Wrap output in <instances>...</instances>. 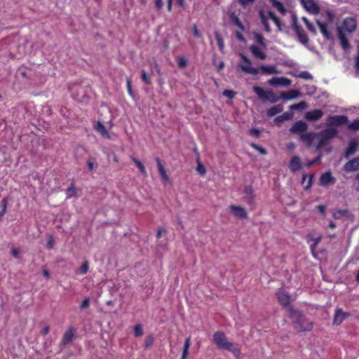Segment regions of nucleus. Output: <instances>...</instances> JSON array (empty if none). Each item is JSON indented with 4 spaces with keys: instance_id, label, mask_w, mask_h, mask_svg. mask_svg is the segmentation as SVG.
<instances>
[{
    "instance_id": "cd10ccee",
    "label": "nucleus",
    "mask_w": 359,
    "mask_h": 359,
    "mask_svg": "<svg viewBox=\"0 0 359 359\" xmlns=\"http://www.w3.org/2000/svg\"><path fill=\"white\" fill-rule=\"evenodd\" d=\"M338 37L343 49L346 50L350 48L348 40L346 36L345 33L341 29H338Z\"/></svg>"
},
{
    "instance_id": "a19ab883",
    "label": "nucleus",
    "mask_w": 359,
    "mask_h": 359,
    "mask_svg": "<svg viewBox=\"0 0 359 359\" xmlns=\"http://www.w3.org/2000/svg\"><path fill=\"white\" fill-rule=\"evenodd\" d=\"M230 18L235 25H236L240 29L243 30L244 27L237 15L232 14L231 15Z\"/></svg>"
},
{
    "instance_id": "ea45409f",
    "label": "nucleus",
    "mask_w": 359,
    "mask_h": 359,
    "mask_svg": "<svg viewBox=\"0 0 359 359\" xmlns=\"http://www.w3.org/2000/svg\"><path fill=\"white\" fill-rule=\"evenodd\" d=\"M130 158H131L132 161L134 162V163L139 168L140 172L144 176H147V172L146 168H145L144 165H143V163H142L140 160H138L137 158H135L134 156H131Z\"/></svg>"
},
{
    "instance_id": "f8f14e48",
    "label": "nucleus",
    "mask_w": 359,
    "mask_h": 359,
    "mask_svg": "<svg viewBox=\"0 0 359 359\" xmlns=\"http://www.w3.org/2000/svg\"><path fill=\"white\" fill-rule=\"evenodd\" d=\"M308 129V125L303 121H297L294 122L290 129V132L294 134L302 135Z\"/></svg>"
},
{
    "instance_id": "bb28decb",
    "label": "nucleus",
    "mask_w": 359,
    "mask_h": 359,
    "mask_svg": "<svg viewBox=\"0 0 359 359\" xmlns=\"http://www.w3.org/2000/svg\"><path fill=\"white\" fill-rule=\"evenodd\" d=\"M250 50L252 52L253 55L259 59L265 60L266 58V55L262 51V50L256 46L255 45H252L250 46Z\"/></svg>"
},
{
    "instance_id": "c85d7f7f",
    "label": "nucleus",
    "mask_w": 359,
    "mask_h": 359,
    "mask_svg": "<svg viewBox=\"0 0 359 359\" xmlns=\"http://www.w3.org/2000/svg\"><path fill=\"white\" fill-rule=\"evenodd\" d=\"M299 95V92L297 90H290L287 92H282L280 93V95L279 96L280 98H283V100H292L293 98H295Z\"/></svg>"
},
{
    "instance_id": "39448f33",
    "label": "nucleus",
    "mask_w": 359,
    "mask_h": 359,
    "mask_svg": "<svg viewBox=\"0 0 359 359\" xmlns=\"http://www.w3.org/2000/svg\"><path fill=\"white\" fill-rule=\"evenodd\" d=\"M252 89L259 99L262 101H269L271 103H275L280 99L271 89L264 90L262 87L258 86H253Z\"/></svg>"
},
{
    "instance_id": "5701e85b",
    "label": "nucleus",
    "mask_w": 359,
    "mask_h": 359,
    "mask_svg": "<svg viewBox=\"0 0 359 359\" xmlns=\"http://www.w3.org/2000/svg\"><path fill=\"white\" fill-rule=\"evenodd\" d=\"M358 146V142L355 139H351L345 151V157L348 158L350 156L354 154L357 150Z\"/></svg>"
},
{
    "instance_id": "680f3d73",
    "label": "nucleus",
    "mask_w": 359,
    "mask_h": 359,
    "mask_svg": "<svg viewBox=\"0 0 359 359\" xmlns=\"http://www.w3.org/2000/svg\"><path fill=\"white\" fill-rule=\"evenodd\" d=\"M126 86H127V90H128V93L130 95H131L132 97H133L134 94H133V90H132V84H131V81L130 79H127V81H126Z\"/></svg>"
},
{
    "instance_id": "9b49d317",
    "label": "nucleus",
    "mask_w": 359,
    "mask_h": 359,
    "mask_svg": "<svg viewBox=\"0 0 359 359\" xmlns=\"http://www.w3.org/2000/svg\"><path fill=\"white\" fill-rule=\"evenodd\" d=\"M229 212L238 219H244L247 217V212L245 209L241 206L236 205H230L229 206Z\"/></svg>"
},
{
    "instance_id": "6ab92c4d",
    "label": "nucleus",
    "mask_w": 359,
    "mask_h": 359,
    "mask_svg": "<svg viewBox=\"0 0 359 359\" xmlns=\"http://www.w3.org/2000/svg\"><path fill=\"white\" fill-rule=\"evenodd\" d=\"M323 116V111L321 109H313L307 111L305 114V118L307 121H317L321 118Z\"/></svg>"
},
{
    "instance_id": "8fccbe9b",
    "label": "nucleus",
    "mask_w": 359,
    "mask_h": 359,
    "mask_svg": "<svg viewBox=\"0 0 359 359\" xmlns=\"http://www.w3.org/2000/svg\"><path fill=\"white\" fill-rule=\"evenodd\" d=\"M135 336L138 337L143 335L142 326L140 324H137L134 327Z\"/></svg>"
},
{
    "instance_id": "412c9836",
    "label": "nucleus",
    "mask_w": 359,
    "mask_h": 359,
    "mask_svg": "<svg viewBox=\"0 0 359 359\" xmlns=\"http://www.w3.org/2000/svg\"><path fill=\"white\" fill-rule=\"evenodd\" d=\"M335 182L334 178L332 176L330 172H326L322 174L320 177L319 183L320 186L327 187L330 184H334Z\"/></svg>"
},
{
    "instance_id": "aec40b11",
    "label": "nucleus",
    "mask_w": 359,
    "mask_h": 359,
    "mask_svg": "<svg viewBox=\"0 0 359 359\" xmlns=\"http://www.w3.org/2000/svg\"><path fill=\"white\" fill-rule=\"evenodd\" d=\"M245 200L250 205H253L255 203L254 190L252 186H246L244 189Z\"/></svg>"
},
{
    "instance_id": "dca6fc26",
    "label": "nucleus",
    "mask_w": 359,
    "mask_h": 359,
    "mask_svg": "<svg viewBox=\"0 0 359 359\" xmlns=\"http://www.w3.org/2000/svg\"><path fill=\"white\" fill-rule=\"evenodd\" d=\"M351 314L347 312H344L342 309H337L335 311L333 324L336 325H340L347 317L350 316Z\"/></svg>"
},
{
    "instance_id": "72a5a7b5",
    "label": "nucleus",
    "mask_w": 359,
    "mask_h": 359,
    "mask_svg": "<svg viewBox=\"0 0 359 359\" xmlns=\"http://www.w3.org/2000/svg\"><path fill=\"white\" fill-rule=\"evenodd\" d=\"M270 2L272 6L275 8L278 12H280L282 15H285L287 11L283 3L278 0H270Z\"/></svg>"
},
{
    "instance_id": "ddd939ff",
    "label": "nucleus",
    "mask_w": 359,
    "mask_h": 359,
    "mask_svg": "<svg viewBox=\"0 0 359 359\" xmlns=\"http://www.w3.org/2000/svg\"><path fill=\"white\" fill-rule=\"evenodd\" d=\"M288 168L293 173L300 170L302 168V163L300 157L298 156H293L289 162Z\"/></svg>"
},
{
    "instance_id": "69168bd1",
    "label": "nucleus",
    "mask_w": 359,
    "mask_h": 359,
    "mask_svg": "<svg viewBox=\"0 0 359 359\" xmlns=\"http://www.w3.org/2000/svg\"><path fill=\"white\" fill-rule=\"evenodd\" d=\"M193 34L195 37L196 38H201L202 36L201 34L200 33L199 30L197 28V26L196 25H194L192 27Z\"/></svg>"
},
{
    "instance_id": "f03ea898",
    "label": "nucleus",
    "mask_w": 359,
    "mask_h": 359,
    "mask_svg": "<svg viewBox=\"0 0 359 359\" xmlns=\"http://www.w3.org/2000/svg\"><path fill=\"white\" fill-rule=\"evenodd\" d=\"M241 56L243 60V63L239 64V67L241 69V70L244 72L252 74V75H257L259 73V69L262 71V72L264 74H277V68L275 65H262L259 66V68H255L251 67L252 62L251 60L244 54L241 53Z\"/></svg>"
},
{
    "instance_id": "e2e57ef3",
    "label": "nucleus",
    "mask_w": 359,
    "mask_h": 359,
    "mask_svg": "<svg viewBox=\"0 0 359 359\" xmlns=\"http://www.w3.org/2000/svg\"><path fill=\"white\" fill-rule=\"evenodd\" d=\"M260 133H261V131L259 129H257V128H252L250 130V135L253 136V137H255L257 138L259 137Z\"/></svg>"
},
{
    "instance_id": "a18cd8bd",
    "label": "nucleus",
    "mask_w": 359,
    "mask_h": 359,
    "mask_svg": "<svg viewBox=\"0 0 359 359\" xmlns=\"http://www.w3.org/2000/svg\"><path fill=\"white\" fill-rule=\"evenodd\" d=\"M255 39L259 45L262 46L263 47H266L265 39L261 34L255 33Z\"/></svg>"
},
{
    "instance_id": "13d9d810",
    "label": "nucleus",
    "mask_w": 359,
    "mask_h": 359,
    "mask_svg": "<svg viewBox=\"0 0 359 359\" xmlns=\"http://www.w3.org/2000/svg\"><path fill=\"white\" fill-rule=\"evenodd\" d=\"M90 306V299L88 297H86L83 301L81 302L80 305L81 309H85L88 308Z\"/></svg>"
},
{
    "instance_id": "338daca9",
    "label": "nucleus",
    "mask_w": 359,
    "mask_h": 359,
    "mask_svg": "<svg viewBox=\"0 0 359 359\" xmlns=\"http://www.w3.org/2000/svg\"><path fill=\"white\" fill-rule=\"evenodd\" d=\"M154 4L156 8L159 11L162 8L163 6V0H154Z\"/></svg>"
},
{
    "instance_id": "09e8293b",
    "label": "nucleus",
    "mask_w": 359,
    "mask_h": 359,
    "mask_svg": "<svg viewBox=\"0 0 359 359\" xmlns=\"http://www.w3.org/2000/svg\"><path fill=\"white\" fill-rule=\"evenodd\" d=\"M348 128L353 131H356L359 130V118L354 120L351 122L348 126Z\"/></svg>"
},
{
    "instance_id": "393cba45",
    "label": "nucleus",
    "mask_w": 359,
    "mask_h": 359,
    "mask_svg": "<svg viewBox=\"0 0 359 359\" xmlns=\"http://www.w3.org/2000/svg\"><path fill=\"white\" fill-rule=\"evenodd\" d=\"M95 129L101 135L103 138L107 140L111 139V135H109L105 126L100 121L97 122L96 125L95 126Z\"/></svg>"
},
{
    "instance_id": "5fc2aeb1",
    "label": "nucleus",
    "mask_w": 359,
    "mask_h": 359,
    "mask_svg": "<svg viewBox=\"0 0 359 359\" xmlns=\"http://www.w3.org/2000/svg\"><path fill=\"white\" fill-rule=\"evenodd\" d=\"M54 245H55V241H54L53 237L52 235L48 234V241L46 243V247L48 249H52V248H53Z\"/></svg>"
},
{
    "instance_id": "7c9ffc66",
    "label": "nucleus",
    "mask_w": 359,
    "mask_h": 359,
    "mask_svg": "<svg viewBox=\"0 0 359 359\" xmlns=\"http://www.w3.org/2000/svg\"><path fill=\"white\" fill-rule=\"evenodd\" d=\"M156 163H157L158 172H159L161 177L165 181H168L169 177H168V175L167 174V172H166L163 165L161 163V159L159 158H156Z\"/></svg>"
},
{
    "instance_id": "58836bf2",
    "label": "nucleus",
    "mask_w": 359,
    "mask_h": 359,
    "mask_svg": "<svg viewBox=\"0 0 359 359\" xmlns=\"http://www.w3.org/2000/svg\"><path fill=\"white\" fill-rule=\"evenodd\" d=\"M77 194V189L75 187L74 183L72 182L69 187L66 190L67 198L74 197Z\"/></svg>"
},
{
    "instance_id": "774afa93",
    "label": "nucleus",
    "mask_w": 359,
    "mask_h": 359,
    "mask_svg": "<svg viewBox=\"0 0 359 359\" xmlns=\"http://www.w3.org/2000/svg\"><path fill=\"white\" fill-rule=\"evenodd\" d=\"M50 330V326L48 325H46L42 330H41V334L45 336L46 335Z\"/></svg>"
},
{
    "instance_id": "b1692460",
    "label": "nucleus",
    "mask_w": 359,
    "mask_h": 359,
    "mask_svg": "<svg viewBox=\"0 0 359 359\" xmlns=\"http://www.w3.org/2000/svg\"><path fill=\"white\" fill-rule=\"evenodd\" d=\"M332 216L334 219H337L343 218L349 219L353 217V215L348 209L337 210L333 212Z\"/></svg>"
},
{
    "instance_id": "7ed1b4c3",
    "label": "nucleus",
    "mask_w": 359,
    "mask_h": 359,
    "mask_svg": "<svg viewBox=\"0 0 359 359\" xmlns=\"http://www.w3.org/2000/svg\"><path fill=\"white\" fill-rule=\"evenodd\" d=\"M213 342L219 349L226 350L233 353L236 358H239L241 350L238 345L228 341L223 332L217 331L213 334Z\"/></svg>"
},
{
    "instance_id": "c756f323",
    "label": "nucleus",
    "mask_w": 359,
    "mask_h": 359,
    "mask_svg": "<svg viewBox=\"0 0 359 359\" xmlns=\"http://www.w3.org/2000/svg\"><path fill=\"white\" fill-rule=\"evenodd\" d=\"M283 111V104H277L274 105L266 111V114L269 117H272Z\"/></svg>"
},
{
    "instance_id": "2eb2a0df",
    "label": "nucleus",
    "mask_w": 359,
    "mask_h": 359,
    "mask_svg": "<svg viewBox=\"0 0 359 359\" xmlns=\"http://www.w3.org/2000/svg\"><path fill=\"white\" fill-rule=\"evenodd\" d=\"M268 83L273 86H288L291 84V80L286 77H273Z\"/></svg>"
},
{
    "instance_id": "0e129e2a",
    "label": "nucleus",
    "mask_w": 359,
    "mask_h": 359,
    "mask_svg": "<svg viewBox=\"0 0 359 359\" xmlns=\"http://www.w3.org/2000/svg\"><path fill=\"white\" fill-rule=\"evenodd\" d=\"M197 170L201 175H204L206 172L205 167L199 162V159L198 160Z\"/></svg>"
},
{
    "instance_id": "0eeeda50",
    "label": "nucleus",
    "mask_w": 359,
    "mask_h": 359,
    "mask_svg": "<svg viewBox=\"0 0 359 359\" xmlns=\"http://www.w3.org/2000/svg\"><path fill=\"white\" fill-rule=\"evenodd\" d=\"M292 29L295 32L299 41L304 45H307L309 43V37L302 26L298 24L295 16L292 19Z\"/></svg>"
},
{
    "instance_id": "1a4fd4ad",
    "label": "nucleus",
    "mask_w": 359,
    "mask_h": 359,
    "mask_svg": "<svg viewBox=\"0 0 359 359\" xmlns=\"http://www.w3.org/2000/svg\"><path fill=\"white\" fill-rule=\"evenodd\" d=\"M356 29V20L353 18H346L344 20L341 28L338 29L342 30L344 32H353Z\"/></svg>"
},
{
    "instance_id": "79ce46f5",
    "label": "nucleus",
    "mask_w": 359,
    "mask_h": 359,
    "mask_svg": "<svg viewBox=\"0 0 359 359\" xmlns=\"http://www.w3.org/2000/svg\"><path fill=\"white\" fill-rule=\"evenodd\" d=\"M302 20L304 21L308 30L315 34L316 33V31L313 25L306 18H303Z\"/></svg>"
},
{
    "instance_id": "f3484780",
    "label": "nucleus",
    "mask_w": 359,
    "mask_h": 359,
    "mask_svg": "<svg viewBox=\"0 0 359 359\" xmlns=\"http://www.w3.org/2000/svg\"><path fill=\"white\" fill-rule=\"evenodd\" d=\"M302 3L306 11L312 14H317L320 8L313 0H302Z\"/></svg>"
},
{
    "instance_id": "e433bc0d",
    "label": "nucleus",
    "mask_w": 359,
    "mask_h": 359,
    "mask_svg": "<svg viewBox=\"0 0 359 359\" xmlns=\"http://www.w3.org/2000/svg\"><path fill=\"white\" fill-rule=\"evenodd\" d=\"M190 346H191V337H189L185 339L181 359H187V356L189 355V349Z\"/></svg>"
},
{
    "instance_id": "6e6d98bb",
    "label": "nucleus",
    "mask_w": 359,
    "mask_h": 359,
    "mask_svg": "<svg viewBox=\"0 0 359 359\" xmlns=\"http://www.w3.org/2000/svg\"><path fill=\"white\" fill-rule=\"evenodd\" d=\"M153 343H154L153 336L152 335L147 336L145 339L144 347L147 348L151 346Z\"/></svg>"
},
{
    "instance_id": "603ef678",
    "label": "nucleus",
    "mask_w": 359,
    "mask_h": 359,
    "mask_svg": "<svg viewBox=\"0 0 359 359\" xmlns=\"http://www.w3.org/2000/svg\"><path fill=\"white\" fill-rule=\"evenodd\" d=\"M250 147L252 148H253L254 149H255L256 151H259L261 154L262 155H266L267 154L266 151L265 149H264L263 147H259L258 146L257 144L255 143H251L250 144Z\"/></svg>"
},
{
    "instance_id": "37998d69",
    "label": "nucleus",
    "mask_w": 359,
    "mask_h": 359,
    "mask_svg": "<svg viewBox=\"0 0 359 359\" xmlns=\"http://www.w3.org/2000/svg\"><path fill=\"white\" fill-rule=\"evenodd\" d=\"M177 66L180 68H184L187 66L188 64L187 59L184 56L178 57L177 59Z\"/></svg>"
},
{
    "instance_id": "c9c22d12",
    "label": "nucleus",
    "mask_w": 359,
    "mask_h": 359,
    "mask_svg": "<svg viewBox=\"0 0 359 359\" xmlns=\"http://www.w3.org/2000/svg\"><path fill=\"white\" fill-rule=\"evenodd\" d=\"M259 17H260L262 23L264 27V30L266 32L270 33L271 32V29L269 23L268 17L264 13L263 11H259Z\"/></svg>"
},
{
    "instance_id": "052dcab7",
    "label": "nucleus",
    "mask_w": 359,
    "mask_h": 359,
    "mask_svg": "<svg viewBox=\"0 0 359 359\" xmlns=\"http://www.w3.org/2000/svg\"><path fill=\"white\" fill-rule=\"evenodd\" d=\"M255 0H238V4L243 8H245L248 4H252Z\"/></svg>"
},
{
    "instance_id": "4c0bfd02",
    "label": "nucleus",
    "mask_w": 359,
    "mask_h": 359,
    "mask_svg": "<svg viewBox=\"0 0 359 359\" xmlns=\"http://www.w3.org/2000/svg\"><path fill=\"white\" fill-rule=\"evenodd\" d=\"M215 40L217 41V43L219 50L221 52H223V50L224 49V42L223 37L219 34V31L215 32Z\"/></svg>"
},
{
    "instance_id": "2f4dec72",
    "label": "nucleus",
    "mask_w": 359,
    "mask_h": 359,
    "mask_svg": "<svg viewBox=\"0 0 359 359\" xmlns=\"http://www.w3.org/2000/svg\"><path fill=\"white\" fill-rule=\"evenodd\" d=\"M313 178H314V175L313 174H309V175L304 174V175H303L302 183L304 184V183L306 182V185L304 187V189L306 190L309 189L311 187V186L313 184Z\"/></svg>"
},
{
    "instance_id": "20e7f679",
    "label": "nucleus",
    "mask_w": 359,
    "mask_h": 359,
    "mask_svg": "<svg viewBox=\"0 0 359 359\" xmlns=\"http://www.w3.org/2000/svg\"><path fill=\"white\" fill-rule=\"evenodd\" d=\"M69 90L73 99L79 102H86L88 101L87 89L79 83H72Z\"/></svg>"
},
{
    "instance_id": "bf43d9fd",
    "label": "nucleus",
    "mask_w": 359,
    "mask_h": 359,
    "mask_svg": "<svg viewBox=\"0 0 359 359\" xmlns=\"http://www.w3.org/2000/svg\"><path fill=\"white\" fill-rule=\"evenodd\" d=\"M320 160H321V156L320 155V156H317L316 158H313L312 161L308 162L306 164V166L308 168H310V167L313 166L314 164L318 163L319 162H320Z\"/></svg>"
},
{
    "instance_id": "4468645a",
    "label": "nucleus",
    "mask_w": 359,
    "mask_h": 359,
    "mask_svg": "<svg viewBox=\"0 0 359 359\" xmlns=\"http://www.w3.org/2000/svg\"><path fill=\"white\" fill-rule=\"evenodd\" d=\"M348 117L345 115H334L330 116L328 118V123L330 126H341L346 123Z\"/></svg>"
},
{
    "instance_id": "c03bdc74",
    "label": "nucleus",
    "mask_w": 359,
    "mask_h": 359,
    "mask_svg": "<svg viewBox=\"0 0 359 359\" xmlns=\"http://www.w3.org/2000/svg\"><path fill=\"white\" fill-rule=\"evenodd\" d=\"M141 77L142 81L147 85H150L151 83V79L150 76L147 73L145 70H142L141 72Z\"/></svg>"
},
{
    "instance_id": "a211bd4d",
    "label": "nucleus",
    "mask_w": 359,
    "mask_h": 359,
    "mask_svg": "<svg viewBox=\"0 0 359 359\" xmlns=\"http://www.w3.org/2000/svg\"><path fill=\"white\" fill-rule=\"evenodd\" d=\"M314 136L313 132H307L306 130L299 135V139L306 147H309L313 143Z\"/></svg>"
},
{
    "instance_id": "423d86ee",
    "label": "nucleus",
    "mask_w": 359,
    "mask_h": 359,
    "mask_svg": "<svg viewBox=\"0 0 359 359\" xmlns=\"http://www.w3.org/2000/svg\"><path fill=\"white\" fill-rule=\"evenodd\" d=\"M337 135V130L334 128H328L322 130L318 134L317 149H320L325 147L327 144L328 141Z\"/></svg>"
},
{
    "instance_id": "4d7b16f0",
    "label": "nucleus",
    "mask_w": 359,
    "mask_h": 359,
    "mask_svg": "<svg viewBox=\"0 0 359 359\" xmlns=\"http://www.w3.org/2000/svg\"><path fill=\"white\" fill-rule=\"evenodd\" d=\"M223 95L229 99H233L236 95V92L232 90H225Z\"/></svg>"
},
{
    "instance_id": "3c124183",
    "label": "nucleus",
    "mask_w": 359,
    "mask_h": 359,
    "mask_svg": "<svg viewBox=\"0 0 359 359\" xmlns=\"http://www.w3.org/2000/svg\"><path fill=\"white\" fill-rule=\"evenodd\" d=\"M297 77L306 79V80H310L312 79L313 76L312 75L307 71H303L301 72L299 75H297Z\"/></svg>"
},
{
    "instance_id": "f257e3e1",
    "label": "nucleus",
    "mask_w": 359,
    "mask_h": 359,
    "mask_svg": "<svg viewBox=\"0 0 359 359\" xmlns=\"http://www.w3.org/2000/svg\"><path fill=\"white\" fill-rule=\"evenodd\" d=\"M288 313L293 327L297 332H309L313 329V323L310 322L301 311L290 306Z\"/></svg>"
},
{
    "instance_id": "a878e982",
    "label": "nucleus",
    "mask_w": 359,
    "mask_h": 359,
    "mask_svg": "<svg viewBox=\"0 0 359 359\" xmlns=\"http://www.w3.org/2000/svg\"><path fill=\"white\" fill-rule=\"evenodd\" d=\"M74 337L73 330L72 328H69L64 334L62 337V341L60 343V346H65L67 344H70L72 341Z\"/></svg>"
},
{
    "instance_id": "6e6552de",
    "label": "nucleus",
    "mask_w": 359,
    "mask_h": 359,
    "mask_svg": "<svg viewBox=\"0 0 359 359\" xmlns=\"http://www.w3.org/2000/svg\"><path fill=\"white\" fill-rule=\"evenodd\" d=\"M278 302L284 307L289 309L291 302V296L285 290L279 289L276 292Z\"/></svg>"
},
{
    "instance_id": "4be33fe9",
    "label": "nucleus",
    "mask_w": 359,
    "mask_h": 359,
    "mask_svg": "<svg viewBox=\"0 0 359 359\" xmlns=\"http://www.w3.org/2000/svg\"><path fill=\"white\" fill-rule=\"evenodd\" d=\"M346 172H353L359 169V157L348 161L344 166Z\"/></svg>"
},
{
    "instance_id": "49530a36",
    "label": "nucleus",
    "mask_w": 359,
    "mask_h": 359,
    "mask_svg": "<svg viewBox=\"0 0 359 359\" xmlns=\"http://www.w3.org/2000/svg\"><path fill=\"white\" fill-rule=\"evenodd\" d=\"M8 201L4 198L1 202V210L0 211V219L6 214L7 210Z\"/></svg>"
},
{
    "instance_id": "864d4df0",
    "label": "nucleus",
    "mask_w": 359,
    "mask_h": 359,
    "mask_svg": "<svg viewBox=\"0 0 359 359\" xmlns=\"http://www.w3.org/2000/svg\"><path fill=\"white\" fill-rule=\"evenodd\" d=\"M89 265L88 261H85L79 269V273L81 274H86L88 271Z\"/></svg>"
},
{
    "instance_id": "de8ad7c7",
    "label": "nucleus",
    "mask_w": 359,
    "mask_h": 359,
    "mask_svg": "<svg viewBox=\"0 0 359 359\" xmlns=\"http://www.w3.org/2000/svg\"><path fill=\"white\" fill-rule=\"evenodd\" d=\"M306 103L304 101H302L297 104H292L290 107V109H304L306 107Z\"/></svg>"
},
{
    "instance_id": "f704fd0d",
    "label": "nucleus",
    "mask_w": 359,
    "mask_h": 359,
    "mask_svg": "<svg viewBox=\"0 0 359 359\" xmlns=\"http://www.w3.org/2000/svg\"><path fill=\"white\" fill-rule=\"evenodd\" d=\"M317 24L323 36L326 39H329L330 38V33L328 30L327 24L325 22H320L319 20L317 21Z\"/></svg>"
},
{
    "instance_id": "473e14b6",
    "label": "nucleus",
    "mask_w": 359,
    "mask_h": 359,
    "mask_svg": "<svg viewBox=\"0 0 359 359\" xmlns=\"http://www.w3.org/2000/svg\"><path fill=\"white\" fill-rule=\"evenodd\" d=\"M293 113L292 112H285L282 115L278 116L275 119L274 121L277 123H283L285 121L291 120L293 118Z\"/></svg>"
},
{
    "instance_id": "9d476101",
    "label": "nucleus",
    "mask_w": 359,
    "mask_h": 359,
    "mask_svg": "<svg viewBox=\"0 0 359 359\" xmlns=\"http://www.w3.org/2000/svg\"><path fill=\"white\" fill-rule=\"evenodd\" d=\"M322 239V235H318L317 236H314L311 234H308L306 236V241L308 243H311L310 245V248L311 251V254L314 257H317V252L316 250L317 245L320 243Z\"/></svg>"
}]
</instances>
